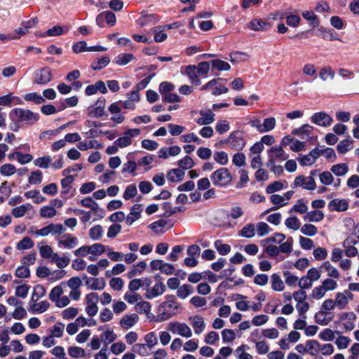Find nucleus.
<instances>
[{"label": "nucleus", "mask_w": 359, "mask_h": 359, "mask_svg": "<svg viewBox=\"0 0 359 359\" xmlns=\"http://www.w3.org/2000/svg\"><path fill=\"white\" fill-rule=\"evenodd\" d=\"M65 329V324L60 322L56 323L54 326L50 330V335L54 338H60L63 335Z\"/></svg>", "instance_id": "obj_34"}, {"label": "nucleus", "mask_w": 359, "mask_h": 359, "mask_svg": "<svg viewBox=\"0 0 359 359\" xmlns=\"http://www.w3.org/2000/svg\"><path fill=\"white\" fill-rule=\"evenodd\" d=\"M213 158L217 163L222 165H225L229 162V156L225 151H215Z\"/></svg>", "instance_id": "obj_38"}, {"label": "nucleus", "mask_w": 359, "mask_h": 359, "mask_svg": "<svg viewBox=\"0 0 359 359\" xmlns=\"http://www.w3.org/2000/svg\"><path fill=\"white\" fill-rule=\"evenodd\" d=\"M178 165L182 170H188L194 167V162L189 156H186L178 161Z\"/></svg>", "instance_id": "obj_55"}, {"label": "nucleus", "mask_w": 359, "mask_h": 359, "mask_svg": "<svg viewBox=\"0 0 359 359\" xmlns=\"http://www.w3.org/2000/svg\"><path fill=\"white\" fill-rule=\"evenodd\" d=\"M59 245L63 246L66 249H73L78 245V239L76 237L69 233L64 234L61 238L57 240Z\"/></svg>", "instance_id": "obj_13"}, {"label": "nucleus", "mask_w": 359, "mask_h": 359, "mask_svg": "<svg viewBox=\"0 0 359 359\" xmlns=\"http://www.w3.org/2000/svg\"><path fill=\"white\" fill-rule=\"evenodd\" d=\"M320 348V344L316 340H308L306 344V353L311 355H318Z\"/></svg>", "instance_id": "obj_24"}, {"label": "nucleus", "mask_w": 359, "mask_h": 359, "mask_svg": "<svg viewBox=\"0 0 359 359\" xmlns=\"http://www.w3.org/2000/svg\"><path fill=\"white\" fill-rule=\"evenodd\" d=\"M308 210V207L306 204L304 203L303 199H299L297 201V203L292 206V208L289 210L290 213L297 212L299 214L306 213Z\"/></svg>", "instance_id": "obj_32"}, {"label": "nucleus", "mask_w": 359, "mask_h": 359, "mask_svg": "<svg viewBox=\"0 0 359 359\" xmlns=\"http://www.w3.org/2000/svg\"><path fill=\"white\" fill-rule=\"evenodd\" d=\"M214 246L221 255H226L231 251V246L229 244L223 243L220 240L215 241Z\"/></svg>", "instance_id": "obj_31"}, {"label": "nucleus", "mask_w": 359, "mask_h": 359, "mask_svg": "<svg viewBox=\"0 0 359 359\" xmlns=\"http://www.w3.org/2000/svg\"><path fill=\"white\" fill-rule=\"evenodd\" d=\"M302 17L309 22L310 25L313 27H317L319 25V22L317 20V16L313 11H304L302 13Z\"/></svg>", "instance_id": "obj_35"}, {"label": "nucleus", "mask_w": 359, "mask_h": 359, "mask_svg": "<svg viewBox=\"0 0 359 359\" xmlns=\"http://www.w3.org/2000/svg\"><path fill=\"white\" fill-rule=\"evenodd\" d=\"M25 100L27 102H33L35 104H41L45 102V99L41 95L37 94L36 93H27L25 97Z\"/></svg>", "instance_id": "obj_46"}, {"label": "nucleus", "mask_w": 359, "mask_h": 359, "mask_svg": "<svg viewBox=\"0 0 359 359\" xmlns=\"http://www.w3.org/2000/svg\"><path fill=\"white\" fill-rule=\"evenodd\" d=\"M53 76L49 67H43L34 73V83L46 85L53 80Z\"/></svg>", "instance_id": "obj_6"}, {"label": "nucleus", "mask_w": 359, "mask_h": 359, "mask_svg": "<svg viewBox=\"0 0 359 359\" xmlns=\"http://www.w3.org/2000/svg\"><path fill=\"white\" fill-rule=\"evenodd\" d=\"M133 59H134V55L131 53H122L118 55L115 59L114 62L116 64L120 66H123L128 64Z\"/></svg>", "instance_id": "obj_29"}, {"label": "nucleus", "mask_w": 359, "mask_h": 359, "mask_svg": "<svg viewBox=\"0 0 359 359\" xmlns=\"http://www.w3.org/2000/svg\"><path fill=\"white\" fill-rule=\"evenodd\" d=\"M109 62V57L108 56H104L93 61L91 64V68L95 71H99L107 67Z\"/></svg>", "instance_id": "obj_25"}, {"label": "nucleus", "mask_w": 359, "mask_h": 359, "mask_svg": "<svg viewBox=\"0 0 359 359\" xmlns=\"http://www.w3.org/2000/svg\"><path fill=\"white\" fill-rule=\"evenodd\" d=\"M9 117L14 122V126H11V129L17 132L19 130L20 124L33 126L39 121L40 116L38 113H34L29 109L15 108L10 111Z\"/></svg>", "instance_id": "obj_1"}, {"label": "nucleus", "mask_w": 359, "mask_h": 359, "mask_svg": "<svg viewBox=\"0 0 359 359\" xmlns=\"http://www.w3.org/2000/svg\"><path fill=\"white\" fill-rule=\"evenodd\" d=\"M320 268L325 269L328 272L327 275L330 277L334 278H339L340 277V274L337 269L332 266L329 261L323 262L321 264Z\"/></svg>", "instance_id": "obj_30"}, {"label": "nucleus", "mask_w": 359, "mask_h": 359, "mask_svg": "<svg viewBox=\"0 0 359 359\" xmlns=\"http://www.w3.org/2000/svg\"><path fill=\"white\" fill-rule=\"evenodd\" d=\"M135 309L139 313H149L151 310V305L148 302L140 301L136 304Z\"/></svg>", "instance_id": "obj_47"}, {"label": "nucleus", "mask_w": 359, "mask_h": 359, "mask_svg": "<svg viewBox=\"0 0 359 359\" xmlns=\"http://www.w3.org/2000/svg\"><path fill=\"white\" fill-rule=\"evenodd\" d=\"M190 320L192 321L191 325L195 333L196 334H200L204 330L205 327L203 318L201 316H195L190 318Z\"/></svg>", "instance_id": "obj_19"}, {"label": "nucleus", "mask_w": 359, "mask_h": 359, "mask_svg": "<svg viewBox=\"0 0 359 359\" xmlns=\"http://www.w3.org/2000/svg\"><path fill=\"white\" fill-rule=\"evenodd\" d=\"M271 27V25L269 22L258 18L252 20L248 24V28L256 32L266 31Z\"/></svg>", "instance_id": "obj_10"}, {"label": "nucleus", "mask_w": 359, "mask_h": 359, "mask_svg": "<svg viewBox=\"0 0 359 359\" xmlns=\"http://www.w3.org/2000/svg\"><path fill=\"white\" fill-rule=\"evenodd\" d=\"M34 246V242L29 237L23 238L19 243L17 244V249L19 250H28L32 248Z\"/></svg>", "instance_id": "obj_52"}, {"label": "nucleus", "mask_w": 359, "mask_h": 359, "mask_svg": "<svg viewBox=\"0 0 359 359\" xmlns=\"http://www.w3.org/2000/svg\"><path fill=\"white\" fill-rule=\"evenodd\" d=\"M294 187H302L307 190H314L316 187V182L314 178L312 176H309L305 177L303 175H299L295 177L294 184Z\"/></svg>", "instance_id": "obj_8"}, {"label": "nucleus", "mask_w": 359, "mask_h": 359, "mask_svg": "<svg viewBox=\"0 0 359 359\" xmlns=\"http://www.w3.org/2000/svg\"><path fill=\"white\" fill-rule=\"evenodd\" d=\"M141 205L135 204L131 209L130 213L126 217V222L128 225L130 226L140 217Z\"/></svg>", "instance_id": "obj_16"}, {"label": "nucleus", "mask_w": 359, "mask_h": 359, "mask_svg": "<svg viewBox=\"0 0 359 359\" xmlns=\"http://www.w3.org/2000/svg\"><path fill=\"white\" fill-rule=\"evenodd\" d=\"M56 210L53 206H43L40 210V215L44 218H51L56 215Z\"/></svg>", "instance_id": "obj_49"}, {"label": "nucleus", "mask_w": 359, "mask_h": 359, "mask_svg": "<svg viewBox=\"0 0 359 359\" xmlns=\"http://www.w3.org/2000/svg\"><path fill=\"white\" fill-rule=\"evenodd\" d=\"M139 317L135 313L127 315L121 318L120 320V325L123 328L128 330L134 326L137 323Z\"/></svg>", "instance_id": "obj_17"}, {"label": "nucleus", "mask_w": 359, "mask_h": 359, "mask_svg": "<svg viewBox=\"0 0 359 359\" xmlns=\"http://www.w3.org/2000/svg\"><path fill=\"white\" fill-rule=\"evenodd\" d=\"M179 305L177 304L176 298L172 294L165 296V301L163 302L158 308L156 322L165 321L177 313Z\"/></svg>", "instance_id": "obj_2"}, {"label": "nucleus", "mask_w": 359, "mask_h": 359, "mask_svg": "<svg viewBox=\"0 0 359 359\" xmlns=\"http://www.w3.org/2000/svg\"><path fill=\"white\" fill-rule=\"evenodd\" d=\"M222 143H226L229 148L236 151H241L246 145L243 132L236 130L232 132L227 139L221 141Z\"/></svg>", "instance_id": "obj_3"}, {"label": "nucleus", "mask_w": 359, "mask_h": 359, "mask_svg": "<svg viewBox=\"0 0 359 359\" xmlns=\"http://www.w3.org/2000/svg\"><path fill=\"white\" fill-rule=\"evenodd\" d=\"M334 302L337 306H338L340 309H343L348 304L347 297L344 294L339 292L336 295Z\"/></svg>", "instance_id": "obj_64"}, {"label": "nucleus", "mask_w": 359, "mask_h": 359, "mask_svg": "<svg viewBox=\"0 0 359 359\" xmlns=\"http://www.w3.org/2000/svg\"><path fill=\"white\" fill-rule=\"evenodd\" d=\"M318 229L313 224H304L301 228V232L308 236H313L317 233Z\"/></svg>", "instance_id": "obj_57"}, {"label": "nucleus", "mask_w": 359, "mask_h": 359, "mask_svg": "<svg viewBox=\"0 0 359 359\" xmlns=\"http://www.w3.org/2000/svg\"><path fill=\"white\" fill-rule=\"evenodd\" d=\"M16 171V168L11 163H6L0 167V173L4 176H11Z\"/></svg>", "instance_id": "obj_50"}, {"label": "nucleus", "mask_w": 359, "mask_h": 359, "mask_svg": "<svg viewBox=\"0 0 359 359\" xmlns=\"http://www.w3.org/2000/svg\"><path fill=\"white\" fill-rule=\"evenodd\" d=\"M116 339V335L114 334L113 330H107L101 335L102 341L108 345L113 342Z\"/></svg>", "instance_id": "obj_48"}, {"label": "nucleus", "mask_w": 359, "mask_h": 359, "mask_svg": "<svg viewBox=\"0 0 359 359\" xmlns=\"http://www.w3.org/2000/svg\"><path fill=\"white\" fill-rule=\"evenodd\" d=\"M245 156L243 153H236L233 155L232 158V163L238 167H242L245 165Z\"/></svg>", "instance_id": "obj_63"}, {"label": "nucleus", "mask_w": 359, "mask_h": 359, "mask_svg": "<svg viewBox=\"0 0 359 359\" xmlns=\"http://www.w3.org/2000/svg\"><path fill=\"white\" fill-rule=\"evenodd\" d=\"M166 290L165 284L161 281L157 282L152 287L148 288L145 292V297L149 299H154L163 294Z\"/></svg>", "instance_id": "obj_9"}, {"label": "nucleus", "mask_w": 359, "mask_h": 359, "mask_svg": "<svg viewBox=\"0 0 359 359\" xmlns=\"http://www.w3.org/2000/svg\"><path fill=\"white\" fill-rule=\"evenodd\" d=\"M311 121L317 126L326 128L332 123L333 118L325 111H319L311 116Z\"/></svg>", "instance_id": "obj_7"}, {"label": "nucleus", "mask_w": 359, "mask_h": 359, "mask_svg": "<svg viewBox=\"0 0 359 359\" xmlns=\"http://www.w3.org/2000/svg\"><path fill=\"white\" fill-rule=\"evenodd\" d=\"M326 311H320L315 314V321L320 325H327L331 321V318H326Z\"/></svg>", "instance_id": "obj_44"}, {"label": "nucleus", "mask_w": 359, "mask_h": 359, "mask_svg": "<svg viewBox=\"0 0 359 359\" xmlns=\"http://www.w3.org/2000/svg\"><path fill=\"white\" fill-rule=\"evenodd\" d=\"M210 179L215 186L224 187L231 183L232 177L228 168H220L212 172Z\"/></svg>", "instance_id": "obj_4"}, {"label": "nucleus", "mask_w": 359, "mask_h": 359, "mask_svg": "<svg viewBox=\"0 0 359 359\" xmlns=\"http://www.w3.org/2000/svg\"><path fill=\"white\" fill-rule=\"evenodd\" d=\"M83 279L86 280V285L91 290H102L106 285L103 278H88L86 275H83Z\"/></svg>", "instance_id": "obj_11"}, {"label": "nucleus", "mask_w": 359, "mask_h": 359, "mask_svg": "<svg viewBox=\"0 0 359 359\" xmlns=\"http://www.w3.org/2000/svg\"><path fill=\"white\" fill-rule=\"evenodd\" d=\"M78 313L79 309L77 308L69 307L62 311V316L64 319L69 320L75 318Z\"/></svg>", "instance_id": "obj_62"}, {"label": "nucleus", "mask_w": 359, "mask_h": 359, "mask_svg": "<svg viewBox=\"0 0 359 359\" xmlns=\"http://www.w3.org/2000/svg\"><path fill=\"white\" fill-rule=\"evenodd\" d=\"M353 140L349 137L339 142L337 150L339 154H344L353 148Z\"/></svg>", "instance_id": "obj_23"}, {"label": "nucleus", "mask_w": 359, "mask_h": 359, "mask_svg": "<svg viewBox=\"0 0 359 359\" xmlns=\"http://www.w3.org/2000/svg\"><path fill=\"white\" fill-rule=\"evenodd\" d=\"M334 75V71L332 69L331 67H323L319 72V77L323 81H326L328 77H330L331 79H333Z\"/></svg>", "instance_id": "obj_40"}, {"label": "nucleus", "mask_w": 359, "mask_h": 359, "mask_svg": "<svg viewBox=\"0 0 359 359\" xmlns=\"http://www.w3.org/2000/svg\"><path fill=\"white\" fill-rule=\"evenodd\" d=\"M184 74L189 76L193 85L199 86L201 84V80L198 78L196 65L187 66Z\"/></svg>", "instance_id": "obj_18"}, {"label": "nucleus", "mask_w": 359, "mask_h": 359, "mask_svg": "<svg viewBox=\"0 0 359 359\" xmlns=\"http://www.w3.org/2000/svg\"><path fill=\"white\" fill-rule=\"evenodd\" d=\"M320 181L324 185H330L334 181V177L332 173L329 171L323 172L320 176Z\"/></svg>", "instance_id": "obj_60"}, {"label": "nucleus", "mask_w": 359, "mask_h": 359, "mask_svg": "<svg viewBox=\"0 0 359 359\" xmlns=\"http://www.w3.org/2000/svg\"><path fill=\"white\" fill-rule=\"evenodd\" d=\"M42 177V172L41 170H37L31 172L28 178V182L31 184H39L41 182Z\"/></svg>", "instance_id": "obj_53"}, {"label": "nucleus", "mask_w": 359, "mask_h": 359, "mask_svg": "<svg viewBox=\"0 0 359 359\" xmlns=\"http://www.w3.org/2000/svg\"><path fill=\"white\" fill-rule=\"evenodd\" d=\"M255 235V227L253 224H248L243 227L240 231V236L244 238H250Z\"/></svg>", "instance_id": "obj_33"}, {"label": "nucleus", "mask_w": 359, "mask_h": 359, "mask_svg": "<svg viewBox=\"0 0 359 359\" xmlns=\"http://www.w3.org/2000/svg\"><path fill=\"white\" fill-rule=\"evenodd\" d=\"M276 119L273 117H269L264 120L262 123L263 133L272 130L276 126Z\"/></svg>", "instance_id": "obj_58"}, {"label": "nucleus", "mask_w": 359, "mask_h": 359, "mask_svg": "<svg viewBox=\"0 0 359 359\" xmlns=\"http://www.w3.org/2000/svg\"><path fill=\"white\" fill-rule=\"evenodd\" d=\"M348 202L346 199L334 198L328 203L330 211L343 212L348 208Z\"/></svg>", "instance_id": "obj_14"}, {"label": "nucleus", "mask_w": 359, "mask_h": 359, "mask_svg": "<svg viewBox=\"0 0 359 359\" xmlns=\"http://www.w3.org/2000/svg\"><path fill=\"white\" fill-rule=\"evenodd\" d=\"M168 330L173 334H178L187 338L192 335L190 327L184 323L170 322L168 324Z\"/></svg>", "instance_id": "obj_5"}, {"label": "nucleus", "mask_w": 359, "mask_h": 359, "mask_svg": "<svg viewBox=\"0 0 359 359\" xmlns=\"http://www.w3.org/2000/svg\"><path fill=\"white\" fill-rule=\"evenodd\" d=\"M69 355L72 358H84L86 352L84 349L78 346H72L68 349Z\"/></svg>", "instance_id": "obj_54"}, {"label": "nucleus", "mask_w": 359, "mask_h": 359, "mask_svg": "<svg viewBox=\"0 0 359 359\" xmlns=\"http://www.w3.org/2000/svg\"><path fill=\"white\" fill-rule=\"evenodd\" d=\"M192 293V287L189 285L184 284L180 287L177 290V294L181 299L187 298Z\"/></svg>", "instance_id": "obj_51"}, {"label": "nucleus", "mask_w": 359, "mask_h": 359, "mask_svg": "<svg viewBox=\"0 0 359 359\" xmlns=\"http://www.w3.org/2000/svg\"><path fill=\"white\" fill-rule=\"evenodd\" d=\"M211 65L212 68L219 71H228L230 69V65L221 60H213L211 61Z\"/></svg>", "instance_id": "obj_41"}, {"label": "nucleus", "mask_w": 359, "mask_h": 359, "mask_svg": "<svg viewBox=\"0 0 359 359\" xmlns=\"http://www.w3.org/2000/svg\"><path fill=\"white\" fill-rule=\"evenodd\" d=\"M313 129V127L309 124H304L300 128L293 129L292 133L294 135L303 137V135H310Z\"/></svg>", "instance_id": "obj_26"}, {"label": "nucleus", "mask_w": 359, "mask_h": 359, "mask_svg": "<svg viewBox=\"0 0 359 359\" xmlns=\"http://www.w3.org/2000/svg\"><path fill=\"white\" fill-rule=\"evenodd\" d=\"M34 304L31 308V311L33 313H42L48 310L50 304L47 301H41L39 303L34 302Z\"/></svg>", "instance_id": "obj_37"}, {"label": "nucleus", "mask_w": 359, "mask_h": 359, "mask_svg": "<svg viewBox=\"0 0 359 359\" xmlns=\"http://www.w3.org/2000/svg\"><path fill=\"white\" fill-rule=\"evenodd\" d=\"M332 172L336 176H344L348 171V167L346 163H338L332 165L330 168Z\"/></svg>", "instance_id": "obj_28"}, {"label": "nucleus", "mask_w": 359, "mask_h": 359, "mask_svg": "<svg viewBox=\"0 0 359 359\" xmlns=\"http://www.w3.org/2000/svg\"><path fill=\"white\" fill-rule=\"evenodd\" d=\"M324 219V213L320 210H313L307 212L304 217V221L310 222H318Z\"/></svg>", "instance_id": "obj_20"}, {"label": "nucleus", "mask_w": 359, "mask_h": 359, "mask_svg": "<svg viewBox=\"0 0 359 359\" xmlns=\"http://www.w3.org/2000/svg\"><path fill=\"white\" fill-rule=\"evenodd\" d=\"M89 253L95 255H100L105 251H107V247L101 243H95L88 246Z\"/></svg>", "instance_id": "obj_42"}, {"label": "nucleus", "mask_w": 359, "mask_h": 359, "mask_svg": "<svg viewBox=\"0 0 359 359\" xmlns=\"http://www.w3.org/2000/svg\"><path fill=\"white\" fill-rule=\"evenodd\" d=\"M30 208H32V205L29 203L21 205L12 210V215L16 218L21 217L25 215Z\"/></svg>", "instance_id": "obj_36"}, {"label": "nucleus", "mask_w": 359, "mask_h": 359, "mask_svg": "<svg viewBox=\"0 0 359 359\" xmlns=\"http://www.w3.org/2000/svg\"><path fill=\"white\" fill-rule=\"evenodd\" d=\"M257 235L259 237L264 236L271 231L270 226L265 222H258L256 226Z\"/></svg>", "instance_id": "obj_43"}, {"label": "nucleus", "mask_w": 359, "mask_h": 359, "mask_svg": "<svg viewBox=\"0 0 359 359\" xmlns=\"http://www.w3.org/2000/svg\"><path fill=\"white\" fill-rule=\"evenodd\" d=\"M199 114L201 117L196 119V123L199 126H207L214 122L215 114L212 110H201Z\"/></svg>", "instance_id": "obj_15"}, {"label": "nucleus", "mask_w": 359, "mask_h": 359, "mask_svg": "<svg viewBox=\"0 0 359 359\" xmlns=\"http://www.w3.org/2000/svg\"><path fill=\"white\" fill-rule=\"evenodd\" d=\"M285 224L290 229L297 230L299 229L301 223L296 216H292L285 219Z\"/></svg>", "instance_id": "obj_39"}, {"label": "nucleus", "mask_w": 359, "mask_h": 359, "mask_svg": "<svg viewBox=\"0 0 359 359\" xmlns=\"http://www.w3.org/2000/svg\"><path fill=\"white\" fill-rule=\"evenodd\" d=\"M160 18L156 14H148L145 11L141 13V17L137 20V23L140 27H145L148 25L157 23Z\"/></svg>", "instance_id": "obj_12"}, {"label": "nucleus", "mask_w": 359, "mask_h": 359, "mask_svg": "<svg viewBox=\"0 0 359 359\" xmlns=\"http://www.w3.org/2000/svg\"><path fill=\"white\" fill-rule=\"evenodd\" d=\"M268 154L273 156V158L277 161H283L288 158L289 156L287 154L281 147H271Z\"/></svg>", "instance_id": "obj_21"}, {"label": "nucleus", "mask_w": 359, "mask_h": 359, "mask_svg": "<svg viewBox=\"0 0 359 359\" xmlns=\"http://www.w3.org/2000/svg\"><path fill=\"white\" fill-rule=\"evenodd\" d=\"M283 276L285 279V283L289 286L296 285L297 281L299 280V278L292 274L289 271H284Z\"/></svg>", "instance_id": "obj_59"}, {"label": "nucleus", "mask_w": 359, "mask_h": 359, "mask_svg": "<svg viewBox=\"0 0 359 359\" xmlns=\"http://www.w3.org/2000/svg\"><path fill=\"white\" fill-rule=\"evenodd\" d=\"M105 114V109L101 107L96 106L90 107L88 109V115L93 118H100Z\"/></svg>", "instance_id": "obj_45"}, {"label": "nucleus", "mask_w": 359, "mask_h": 359, "mask_svg": "<svg viewBox=\"0 0 359 359\" xmlns=\"http://www.w3.org/2000/svg\"><path fill=\"white\" fill-rule=\"evenodd\" d=\"M52 158L50 156L38 158L34 160V165L41 168H48Z\"/></svg>", "instance_id": "obj_56"}, {"label": "nucleus", "mask_w": 359, "mask_h": 359, "mask_svg": "<svg viewBox=\"0 0 359 359\" xmlns=\"http://www.w3.org/2000/svg\"><path fill=\"white\" fill-rule=\"evenodd\" d=\"M271 288L274 291H283L285 289L284 283L280 276L277 273H273L271 276Z\"/></svg>", "instance_id": "obj_22"}, {"label": "nucleus", "mask_w": 359, "mask_h": 359, "mask_svg": "<svg viewBox=\"0 0 359 359\" xmlns=\"http://www.w3.org/2000/svg\"><path fill=\"white\" fill-rule=\"evenodd\" d=\"M184 175V172L180 169L175 168L170 170L168 175L167 177L170 182H180L182 180L183 177Z\"/></svg>", "instance_id": "obj_27"}, {"label": "nucleus", "mask_w": 359, "mask_h": 359, "mask_svg": "<svg viewBox=\"0 0 359 359\" xmlns=\"http://www.w3.org/2000/svg\"><path fill=\"white\" fill-rule=\"evenodd\" d=\"M153 32H154V41L157 43L164 41L167 39V34L163 32L161 27L158 26L154 28Z\"/></svg>", "instance_id": "obj_61"}]
</instances>
